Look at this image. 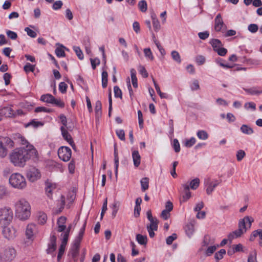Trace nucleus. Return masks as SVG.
I'll use <instances>...</instances> for the list:
<instances>
[{
	"label": "nucleus",
	"instance_id": "f257e3e1",
	"mask_svg": "<svg viewBox=\"0 0 262 262\" xmlns=\"http://www.w3.org/2000/svg\"><path fill=\"white\" fill-rule=\"evenodd\" d=\"M14 209L16 216L20 220H26L30 216L31 206L25 199L17 200L14 204Z\"/></svg>",
	"mask_w": 262,
	"mask_h": 262
},
{
	"label": "nucleus",
	"instance_id": "f03ea898",
	"mask_svg": "<svg viewBox=\"0 0 262 262\" xmlns=\"http://www.w3.org/2000/svg\"><path fill=\"white\" fill-rule=\"evenodd\" d=\"M10 161L16 166L23 167L28 160L25 147L14 149L10 155Z\"/></svg>",
	"mask_w": 262,
	"mask_h": 262
},
{
	"label": "nucleus",
	"instance_id": "7ed1b4c3",
	"mask_svg": "<svg viewBox=\"0 0 262 262\" xmlns=\"http://www.w3.org/2000/svg\"><path fill=\"white\" fill-rule=\"evenodd\" d=\"M253 221V217L249 216H246L241 220L238 223V229L230 233V240L241 237L247 229L251 228Z\"/></svg>",
	"mask_w": 262,
	"mask_h": 262
},
{
	"label": "nucleus",
	"instance_id": "20e7f679",
	"mask_svg": "<svg viewBox=\"0 0 262 262\" xmlns=\"http://www.w3.org/2000/svg\"><path fill=\"white\" fill-rule=\"evenodd\" d=\"M9 183L14 188L23 189L27 186V181L25 177L19 173H14L9 178Z\"/></svg>",
	"mask_w": 262,
	"mask_h": 262
},
{
	"label": "nucleus",
	"instance_id": "39448f33",
	"mask_svg": "<svg viewBox=\"0 0 262 262\" xmlns=\"http://www.w3.org/2000/svg\"><path fill=\"white\" fill-rule=\"evenodd\" d=\"M13 217V212L11 208L4 207L0 208V226H6L10 225Z\"/></svg>",
	"mask_w": 262,
	"mask_h": 262
},
{
	"label": "nucleus",
	"instance_id": "423d86ee",
	"mask_svg": "<svg viewBox=\"0 0 262 262\" xmlns=\"http://www.w3.org/2000/svg\"><path fill=\"white\" fill-rule=\"evenodd\" d=\"M26 177L29 181L34 182L41 178V173L36 167H30L27 170Z\"/></svg>",
	"mask_w": 262,
	"mask_h": 262
},
{
	"label": "nucleus",
	"instance_id": "0eeeda50",
	"mask_svg": "<svg viewBox=\"0 0 262 262\" xmlns=\"http://www.w3.org/2000/svg\"><path fill=\"white\" fill-rule=\"evenodd\" d=\"M72 155L71 149L67 146H61L58 150V155L59 158L64 162L68 161Z\"/></svg>",
	"mask_w": 262,
	"mask_h": 262
},
{
	"label": "nucleus",
	"instance_id": "6e6552de",
	"mask_svg": "<svg viewBox=\"0 0 262 262\" xmlns=\"http://www.w3.org/2000/svg\"><path fill=\"white\" fill-rule=\"evenodd\" d=\"M3 227V234L4 237L8 239H12L16 236V230L12 226H6Z\"/></svg>",
	"mask_w": 262,
	"mask_h": 262
},
{
	"label": "nucleus",
	"instance_id": "1a4fd4ad",
	"mask_svg": "<svg viewBox=\"0 0 262 262\" xmlns=\"http://www.w3.org/2000/svg\"><path fill=\"white\" fill-rule=\"evenodd\" d=\"M16 256V251L14 248L8 247L6 248L3 254V257L6 260L10 261L13 259Z\"/></svg>",
	"mask_w": 262,
	"mask_h": 262
},
{
	"label": "nucleus",
	"instance_id": "9d476101",
	"mask_svg": "<svg viewBox=\"0 0 262 262\" xmlns=\"http://www.w3.org/2000/svg\"><path fill=\"white\" fill-rule=\"evenodd\" d=\"M37 232V230L36 225L34 224L28 225L26 230V235L28 239H32Z\"/></svg>",
	"mask_w": 262,
	"mask_h": 262
},
{
	"label": "nucleus",
	"instance_id": "9b49d317",
	"mask_svg": "<svg viewBox=\"0 0 262 262\" xmlns=\"http://www.w3.org/2000/svg\"><path fill=\"white\" fill-rule=\"evenodd\" d=\"M60 129L64 139L70 144L73 149L75 150L76 146L70 134H69L64 126H61Z\"/></svg>",
	"mask_w": 262,
	"mask_h": 262
},
{
	"label": "nucleus",
	"instance_id": "f8f14e48",
	"mask_svg": "<svg viewBox=\"0 0 262 262\" xmlns=\"http://www.w3.org/2000/svg\"><path fill=\"white\" fill-rule=\"evenodd\" d=\"M25 150L27 152L28 160L29 158H37L38 157V152L36 149L32 145H27L25 147Z\"/></svg>",
	"mask_w": 262,
	"mask_h": 262
},
{
	"label": "nucleus",
	"instance_id": "ddd939ff",
	"mask_svg": "<svg viewBox=\"0 0 262 262\" xmlns=\"http://www.w3.org/2000/svg\"><path fill=\"white\" fill-rule=\"evenodd\" d=\"M2 116L6 117H15V114L14 113L13 110L9 107H4L0 108V117L2 120Z\"/></svg>",
	"mask_w": 262,
	"mask_h": 262
},
{
	"label": "nucleus",
	"instance_id": "4468645a",
	"mask_svg": "<svg viewBox=\"0 0 262 262\" xmlns=\"http://www.w3.org/2000/svg\"><path fill=\"white\" fill-rule=\"evenodd\" d=\"M205 184L207 186L206 192L208 194H210L219 183L217 181H211L210 179H207L205 180Z\"/></svg>",
	"mask_w": 262,
	"mask_h": 262
},
{
	"label": "nucleus",
	"instance_id": "2eb2a0df",
	"mask_svg": "<svg viewBox=\"0 0 262 262\" xmlns=\"http://www.w3.org/2000/svg\"><path fill=\"white\" fill-rule=\"evenodd\" d=\"M68 240V232H67L64 234V235L63 236V237L62 238L61 244L60 245V248L59 250L58 256H57L58 259L61 257L62 255L63 254V252L65 250L66 246L67 244Z\"/></svg>",
	"mask_w": 262,
	"mask_h": 262
},
{
	"label": "nucleus",
	"instance_id": "dca6fc26",
	"mask_svg": "<svg viewBox=\"0 0 262 262\" xmlns=\"http://www.w3.org/2000/svg\"><path fill=\"white\" fill-rule=\"evenodd\" d=\"M67 219L64 216L60 217L57 221V231L59 232H63L66 229V226L65 225Z\"/></svg>",
	"mask_w": 262,
	"mask_h": 262
},
{
	"label": "nucleus",
	"instance_id": "f3484780",
	"mask_svg": "<svg viewBox=\"0 0 262 262\" xmlns=\"http://www.w3.org/2000/svg\"><path fill=\"white\" fill-rule=\"evenodd\" d=\"M182 186L184 188V194L182 196V199L181 200V202H185L190 198L191 192L189 191V186L188 183L183 184Z\"/></svg>",
	"mask_w": 262,
	"mask_h": 262
},
{
	"label": "nucleus",
	"instance_id": "a211bd4d",
	"mask_svg": "<svg viewBox=\"0 0 262 262\" xmlns=\"http://www.w3.org/2000/svg\"><path fill=\"white\" fill-rule=\"evenodd\" d=\"M56 188V185L49 181L46 182V192L48 196L51 199L52 195V191Z\"/></svg>",
	"mask_w": 262,
	"mask_h": 262
},
{
	"label": "nucleus",
	"instance_id": "6ab92c4d",
	"mask_svg": "<svg viewBox=\"0 0 262 262\" xmlns=\"http://www.w3.org/2000/svg\"><path fill=\"white\" fill-rule=\"evenodd\" d=\"M56 237L54 234H53L50 238V243L49 244L48 248L47 250L48 253H52L56 248Z\"/></svg>",
	"mask_w": 262,
	"mask_h": 262
},
{
	"label": "nucleus",
	"instance_id": "aec40b11",
	"mask_svg": "<svg viewBox=\"0 0 262 262\" xmlns=\"http://www.w3.org/2000/svg\"><path fill=\"white\" fill-rule=\"evenodd\" d=\"M132 158L135 167H138L139 166L141 163V156L137 150H134L132 152Z\"/></svg>",
	"mask_w": 262,
	"mask_h": 262
},
{
	"label": "nucleus",
	"instance_id": "412c9836",
	"mask_svg": "<svg viewBox=\"0 0 262 262\" xmlns=\"http://www.w3.org/2000/svg\"><path fill=\"white\" fill-rule=\"evenodd\" d=\"M223 20L221 15L218 14L215 19L214 29L216 31H220L224 27Z\"/></svg>",
	"mask_w": 262,
	"mask_h": 262
},
{
	"label": "nucleus",
	"instance_id": "4be33fe9",
	"mask_svg": "<svg viewBox=\"0 0 262 262\" xmlns=\"http://www.w3.org/2000/svg\"><path fill=\"white\" fill-rule=\"evenodd\" d=\"M151 17L152 18V24H153V27L154 28V29L156 32H157L161 28V26H160V23H159L158 18H157L156 15L154 13H153L151 14Z\"/></svg>",
	"mask_w": 262,
	"mask_h": 262
},
{
	"label": "nucleus",
	"instance_id": "5701e85b",
	"mask_svg": "<svg viewBox=\"0 0 262 262\" xmlns=\"http://www.w3.org/2000/svg\"><path fill=\"white\" fill-rule=\"evenodd\" d=\"M40 100L43 102L52 104L53 101L55 100V97L51 94H46L41 96Z\"/></svg>",
	"mask_w": 262,
	"mask_h": 262
},
{
	"label": "nucleus",
	"instance_id": "b1692460",
	"mask_svg": "<svg viewBox=\"0 0 262 262\" xmlns=\"http://www.w3.org/2000/svg\"><path fill=\"white\" fill-rule=\"evenodd\" d=\"M141 189L142 191H145L149 187V179L147 177L143 178L141 181Z\"/></svg>",
	"mask_w": 262,
	"mask_h": 262
},
{
	"label": "nucleus",
	"instance_id": "393cba45",
	"mask_svg": "<svg viewBox=\"0 0 262 262\" xmlns=\"http://www.w3.org/2000/svg\"><path fill=\"white\" fill-rule=\"evenodd\" d=\"M47 220V215L43 212H39L37 215V220L39 224L43 225L46 223Z\"/></svg>",
	"mask_w": 262,
	"mask_h": 262
},
{
	"label": "nucleus",
	"instance_id": "a878e982",
	"mask_svg": "<svg viewBox=\"0 0 262 262\" xmlns=\"http://www.w3.org/2000/svg\"><path fill=\"white\" fill-rule=\"evenodd\" d=\"M136 240L139 244L143 245H146L147 242V236L140 234L136 235Z\"/></svg>",
	"mask_w": 262,
	"mask_h": 262
},
{
	"label": "nucleus",
	"instance_id": "bb28decb",
	"mask_svg": "<svg viewBox=\"0 0 262 262\" xmlns=\"http://www.w3.org/2000/svg\"><path fill=\"white\" fill-rule=\"evenodd\" d=\"M150 224L147 225V229H152L156 231L158 230V225L159 221L157 218L150 220Z\"/></svg>",
	"mask_w": 262,
	"mask_h": 262
},
{
	"label": "nucleus",
	"instance_id": "cd10ccee",
	"mask_svg": "<svg viewBox=\"0 0 262 262\" xmlns=\"http://www.w3.org/2000/svg\"><path fill=\"white\" fill-rule=\"evenodd\" d=\"M210 44L212 45L214 51H216L220 47H222V44L221 41L217 39H212L210 41Z\"/></svg>",
	"mask_w": 262,
	"mask_h": 262
},
{
	"label": "nucleus",
	"instance_id": "c85d7f7f",
	"mask_svg": "<svg viewBox=\"0 0 262 262\" xmlns=\"http://www.w3.org/2000/svg\"><path fill=\"white\" fill-rule=\"evenodd\" d=\"M130 76L132 79V84L135 88L138 87L137 78L136 77V72L134 69L130 70Z\"/></svg>",
	"mask_w": 262,
	"mask_h": 262
},
{
	"label": "nucleus",
	"instance_id": "c756f323",
	"mask_svg": "<svg viewBox=\"0 0 262 262\" xmlns=\"http://www.w3.org/2000/svg\"><path fill=\"white\" fill-rule=\"evenodd\" d=\"M245 91L251 95H259L262 94V90H258L257 88L253 87L249 89H245Z\"/></svg>",
	"mask_w": 262,
	"mask_h": 262
},
{
	"label": "nucleus",
	"instance_id": "7c9ffc66",
	"mask_svg": "<svg viewBox=\"0 0 262 262\" xmlns=\"http://www.w3.org/2000/svg\"><path fill=\"white\" fill-rule=\"evenodd\" d=\"M81 241V240L78 239L77 238H76L75 239L74 242V245H73L74 249L73 250V252L72 254L73 256H76L78 254V249L79 248V246H80Z\"/></svg>",
	"mask_w": 262,
	"mask_h": 262
},
{
	"label": "nucleus",
	"instance_id": "2f4dec72",
	"mask_svg": "<svg viewBox=\"0 0 262 262\" xmlns=\"http://www.w3.org/2000/svg\"><path fill=\"white\" fill-rule=\"evenodd\" d=\"M241 130L243 133L247 135H251L253 133V129L245 124L242 125L241 127Z\"/></svg>",
	"mask_w": 262,
	"mask_h": 262
},
{
	"label": "nucleus",
	"instance_id": "473e14b6",
	"mask_svg": "<svg viewBox=\"0 0 262 262\" xmlns=\"http://www.w3.org/2000/svg\"><path fill=\"white\" fill-rule=\"evenodd\" d=\"M200 184V180L199 178H195L191 180L189 184H188L189 186V188H190L192 189H196L199 186Z\"/></svg>",
	"mask_w": 262,
	"mask_h": 262
},
{
	"label": "nucleus",
	"instance_id": "72a5a7b5",
	"mask_svg": "<svg viewBox=\"0 0 262 262\" xmlns=\"http://www.w3.org/2000/svg\"><path fill=\"white\" fill-rule=\"evenodd\" d=\"M120 206V203L118 201H115L112 206V215L113 218H114L117 214Z\"/></svg>",
	"mask_w": 262,
	"mask_h": 262
},
{
	"label": "nucleus",
	"instance_id": "f704fd0d",
	"mask_svg": "<svg viewBox=\"0 0 262 262\" xmlns=\"http://www.w3.org/2000/svg\"><path fill=\"white\" fill-rule=\"evenodd\" d=\"M114 161L115 164V174L117 176L119 166V157L116 147L114 149Z\"/></svg>",
	"mask_w": 262,
	"mask_h": 262
},
{
	"label": "nucleus",
	"instance_id": "c9c22d12",
	"mask_svg": "<svg viewBox=\"0 0 262 262\" xmlns=\"http://www.w3.org/2000/svg\"><path fill=\"white\" fill-rule=\"evenodd\" d=\"M194 230V226L191 223L188 224L185 227V232L189 236L192 235Z\"/></svg>",
	"mask_w": 262,
	"mask_h": 262
},
{
	"label": "nucleus",
	"instance_id": "e433bc0d",
	"mask_svg": "<svg viewBox=\"0 0 262 262\" xmlns=\"http://www.w3.org/2000/svg\"><path fill=\"white\" fill-rule=\"evenodd\" d=\"M7 155V149L2 140L0 141V157L4 158Z\"/></svg>",
	"mask_w": 262,
	"mask_h": 262
},
{
	"label": "nucleus",
	"instance_id": "4c0bfd02",
	"mask_svg": "<svg viewBox=\"0 0 262 262\" xmlns=\"http://www.w3.org/2000/svg\"><path fill=\"white\" fill-rule=\"evenodd\" d=\"M138 7L141 12H146L147 8L146 2L144 0L140 1L138 3Z\"/></svg>",
	"mask_w": 262,
	"mask_h": 262
},
{
	"label": "nucleus",
	"instance_id": "58836bf2",
	"mask_svg": "<svg viewBox=\"0 0 262 262\" xmlns=\"http://www.w3.org/2000/svg\"><path fill=\"white\" fill-rule=\"evenodd\" d=\"M108 74L107 72L103 71L102 73V85L103 88H105L107 84Z\"/></svg>",
	"mask_w": 262,
	"mask_h": 262
},
{
	"label": "nucleus",
	"instance_id": "ea45409f",
	"mask_svg": "<svg viewBox=\"0 0 262 262\" xmlns=\"http://www.w3.org/2000/svg\"><path fill=\"white\" fill-rule=\"evenodd\" d=\"M197 136L201 140H206L208 138L207 133L203 130L198 131Z\"/></svg>",
	"mask_w": 262,
	"mask_h": 262
},
{
	"label": "nucleus",
	"instance_id": "a19ab883",
	"mask_svg": "<svg viewBox=\"0 0 262 262\" xmlns=\"http://www.w3.org/2000/svg\"><path fill=\"white\" fill-rule=\"evenodd\" d=\"M243 62L246 63L248 65H258V61L257 60L249 58L247 59L245 57H243Z\"/></svg>",
	"mask_w": 262,
	"mask_h": 262
},
{
	"label": "nucleus",
	"instance_id": "79ce46f5",
	"mask_svg": "<svg viewBox=\"0 0 262 262\" xmlns=\"http://www.w3.org/2000/svg\"><path fill=\"white\" fill-rule=\"evenodd\" d=\"M218 247H219V245H217L216 246H212L208 247L207 250H206L205 254L207 256H210L215 251L216 248Z\"/></svg>",
	"mask_w": 262,
	"mask_h": 262
},
{
	"label": "nucleus",
	"instance_id": "37998d69",
	"mask_svg": "<svg viewBox=\"0 0 262 262\" xmlns=\"http://www.w3.org/2000/svg\"><path fill=\"white\" fill-rule=\"evenodd\" d=\"M244 247L241 244L233 245L232 246V252L233 253L238 252H244Z\"/></svg>",
	"mask_w": 262,
	"mask_h": 262
},
{
	"label": "nucleus",
	"instance_id": "c03bdc74",
	"mask_svg": "<svg viewBox=\"0 0 262 262\" xmlns=\"http://www.w3.org/2000/svg\"><path fill=\"white\" fill-rule=\"evenodd\" d=\"M145 56L148 58L150 60H154V56L150 48H145L143 50Z\"/></svg>",
	"mask_w": 262,
	"mask_h": 262
},
{
	"label": "nucleus",
	"instance_id": "a18cd8bd",
	"mask_svg": "<svg viewBox=\"0 0 262 262\" xmlns=\"http://www.w3.org/2000/svg\"><path fill=\"white\" fill-rule=\"evenodd\" d=\"M171 54L172 58L174 60H175L178 63H180L181 62L180 54L177 51H172Z\"/></svg>",
	"mask_w": 262,
	"mask_h": 262
},
{
	"label": "nucleus",
	"instance_id": "49530a36",
	"mask_svg": "<svg viewBox=\"0 0 262 262\" xmlns=\"http://www.w3.org/2000/svg\"><path fill=\"white\" fill-rule=\"evenodd\" d=\"M226 254V250L225 249H221L219 252L216 253L214 255L215 258L219 260L223 257V255Z\"/></svg>",
	"mask_w": 262,
	"mask_h": 262
},
{
	"label": "nucleus",
	"instance_id": "de8ad7c7",
	"mask_svg": "<svg viewBox=\"0 0 262 262\" xmlns=\"http://www.w3.org/2000/svg\"><path fill=\"white\" fill-rule=\"evenodd\" d=\"M86 224V221H84L83 225V226L81 228V229L80 230V232H79V233L78 234V236L76 237V238H77L78 239H80L81 241L82 240V239L83 238V236L84 232V231H85V228Z\"/></svg>",
	"mask_w": 262,
	"mask_h": 262
},
{
	"label": "nucleus",
	"instance_id": "09e8293b",
	"mask_svg": "<svg viewBox=\"0 0 262 262\" xmlns=\"http://www.w3.org/2000/svg\"><path fill=\"white\" fill-rule=\"evenodd\" d=\"M74 50L75 51L77 57L79 59L81 60L83 58V55L82 52L78 47H74Z\"/></svg>",
	"mask_w": 262,
	"mask_h": 262
},
{
	"label": "nucleus",
	"instance_id": "8fccbe9b",
	"mask_svg": "<svg viewBox=\"0 0 262 262\" xmlns=\"http://www.w3.org/2000/svg\"><path fill=\"white\" fill-rule=\"evenodd\" d=\"M216 62L219 64L221 67L229 69V64L228 63H225V61L221 59H217L216 60Z\"/></svg>",
	"mask_w": 262,
	"mask_h": 262
},
{
	"label": "nucleus",
	"instance_id": "3c124183",
	"mask_svg": "<svg viewBox=\"0 0 262 262\" xmlns=\"http://www.w3.org/2000/svg\"><path fill=\"white\" fill-rule=\"evenodd\" d=\"M245 152L243 150H239L236 153V158L238 161H241L245 156Z\"/></svg>",
	"mask_w": 262,
	"mask_h": 262
},
{
	"label": "nucleus",
	"instance_id": "603ef678",
	"mask_svg": "<svg viewBox=\"0 0 262 262\" xmlns=\"http://www.w3.org/2000/svg\"><path fill=\"white\" fill-rule=\"evenodd\" d=\"M17 140L18 142L23 145H26V146L27 145H30L27 140L24 137H22L20 135H18Z\"/></svg>",
	"mask_w": 262,
	"mask_h": 262
},
{
	"label": "nucleus",
	"instance_id": "864d4df0",
	"mask_svg": "<svg viewBox=\"0 0 262 262\" xmlns=\"http://www.w3.org/2000/svg\"><path fill=\"white\" fill-rule=\"evenodd\" d=\"M258 29V26L256 24H250L248 26V29L251 33H255L257 31Z\"/></svg>",
	"mask_w": 262,
	"mask_h": 262
},
{
	"label": "nucleus",
	"instance_id": "5fc2aeb1",
	"mask_svg": "<svg viewBox=\"0 0 262 262\" xmlns=\"http://www.w3.org/2000/svg\"><path fill=\"white\" fill-rule=\"evenodd\" d=\"M114 91L115 96L116 97L122 98V92L118 86H115L114 88Z\"/></svg>",
	"mask_w": 262,
	"mask_h": 262
},
{
	"label": "nucleus",
	"instance_id": "6e6d98bb",
	"mask_svg": "<svg viewBox=\"0 0 262 262\" xmlns=\"http://www.w3.org/2000/svg\"><path fill=\"white\" fill-rule=\"evenodd\" d=\"M195 61L199 65H202L205 62V58L203 56L199 55L196 57Z\"/></svg>",
	"mask_w": 262,
	"mask_h": 262
},
{
	"label": "nucleus",
	"instance_id": "4d7b16f0",
	"mask_svg": "<svg viewBox=\"0 0 262 262\" xmlns=\"http://www.w3.org/2000/svg\"><path fill=\"white\" fill-rule=\"evenodd\" d=\"M196 142L195 139L194 137L191 138L189 140L186 141L185 143V146L187 147H191Z\"/></svg>",
	"mask_w": 262,
	"mask_h": 262
},
{
	"label": "nucleus",
	"instance_id": "13d9d810",
	"mask_svg": "<svg viewBox=\"0 0 262 262\" xmlns=\"http://www.w3.org/2000/svg\"><path fill=\"white\" fill-rule=\"evenodd\" d=\"M52 104H54L56 106L61 108L64 106V103L60 99H56L55 98V100L53 101Z\"/></svg>",
	"mask_w": 262,
	"mask_h": 262
},
{
	"label": "nucleus",
	"instance_id": "bf43d9fd",
	"mask_svg": "<svg viewBox=\"0 0 262 262\" xmlns=\"http://www.w3.org/2000/svg\"><path fill=\"white\" fill-rule=\"evenodd\" d=\"M24 69L26 72H33L35 68L34 66L31 64L29 63H27L24 67Z\"/></svg>",
	"mask_w": 262,
	"mask_h": 262
},
{
	"label": "nucleus",
	"instance_id": "052dcab7",
	"mask_svg": "<svg viewBox=\"0 0 262 262\" xmlns=\"http://www.w3.org/2000/svg\"><path fill=\"white\" fill-rule=\"evenodd\" d=\"M177 237V234L176 233H173L172 235L168 236L166 238V244L167 245H171L173 241L175 240Z\"/></svg>",
	"mask_w": 262,
	"mask_h": 262
},
{
	"label": "nucleus",
	"instance_id": "680f3d73",
	"mask_svg": "<svg viewBox=\"0 0 262 262\" xmlns=\"http://www.w3.org/2000/svg\"><path fill=\"white\" fill-rule=\"evenodd\" d=\"M116 134L120 140H125V133L123 129L117 130Z\"/></svg>",
	"mask_w": 262,
	"mask_h": 262
},
{
	"label": "nucleus",
	"instance_id": "e2e57ef3",
	"mask_svg": "<svg viewBox=\"0 0 262 262\" xmlns=\"http://www.w3.org/2000/svg\"><path fill=\"white\" fill-rule=\"evenodd\" d=\"M67 87V84L64 82H62L59 83V89L62 93H65L66 92Z\"/></svg>",
	"mask_w": 262,
	"mask_h": 262
},
{
	"label": "nucleus",
	"instance_id": "0e129e2a",
	"mask_svg": "<svg viewBox=\"0 0 262 262\" xmlns=\"http://www.w3.org/2000/svg\"><path fill=\"white\" fill-rule=\"evenodd\" d=\"M220 56H225L227 53V50L222 47H220L216 51Z\"/></svg>",
	"mask_w": 262,
	"mask_h": 262
},
{
	"label": "nucleus",
	"instance_id": "69168bd1",
	"mask_svg": "<svg viewBox=\"0 0 262 262\" xmlns=\"http://www.w3.org/2000/svg\"><path fill=\"white\" fill-rule=\"evenodd\" d=\"M25 30L27 32V34L31 37L34 38L37 35V34L35 31L28 27L26 28Z\"/></svg>",
	"mask_w": 262,
	"mask_h": 262
},
{
	"label": "nucleus",
	"instance_id": "338daca9",
	"mask_svg": "<svg viewBox=\"0 0 262 262\" xmlns=\"http://www.w3.org/2000/svg\"><path fill=\"white\" fill-rule=\"evenodd\" d=\"M55 53L58 57H64L66 54L64 50L60 48H57L55 50Z\"/></svg>",
	"mask_w": 262,
	"mask_h": 262
},
{
	"label": "nucleus",
	"instance_id": "774afa93",
	"mask_svg": "<svg viewBox=\"0 0 262 262\" xmlns=\"http://www.w3.org/2000/svg\"><path fill=\"white\" fill-rule=\"evenodd\" d=\"M170 212L163 210L160 215V216L164 220H166L170 217Z\"/></svg>",
	"mask_w": 262,
	"mask_h": 262
}]
</instances>
